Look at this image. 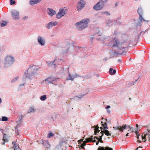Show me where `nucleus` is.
Listing matches in <instances>:
<instances>
[{"label": "nucleus", "instance_id": "c756f323", "mask_svg": "<svg viewBox=\"0 0 150 150\" xmlns=\"http://www.w3.org/2000/svg\"><path fill=\"white\" fill-rule=\"evenodd\" d=\"M8 120V118L5 116L1 118V120L3 121H6Z\"/></svg>", "mask_w": 150, "mask_h": 150}, {"label": "nucleus", "instance_id": "a878e982", "mask_svg": "<svg viewBox=\"0 0 150 150\" xmlns=\"http://www.w3.org/2000/svg\"><path fill=\"white\" fill-rule=\"evenodd\" d=\"M102 125L104 128V129H108V128L107 127V124L106 122H105L104 124H102Z\"/></svg>", "mask_w": 150, "mask_h": 150}, {"label": "nucleus", "instance_id": "ddd939ff", "mask_svg": "<svg viewBox=\"0 0 150 150\" xmlns=\"http://www.w3.org/2000/svg\"><path fill=\"white\" fill-rule=\"evenodd\" d=\"M47 13L51 16H52L56 13V11L51 8H48L47 10Z\"/></svg>", "mask_w": 150, "mask_h": 150}, {"label": "nucleus", "instance_id": "9b49d317", "mask_svg": "<svg viewBox=\"0 0 150 150\" xmlns=\"http://www.w3.org/2000/svg\"><path fill=\"white\" fill-rule=\"evenodd\" d=\"M135 134H136L137 136V142H139V143H141L142 141H141V139H142V137L140 136H144L143 134H142L141 135H140V134H138V130L137 129H135Z\"/></svg>", "mask_w": 150, "mask_h": 150}, {"label": "nucleus", "instance_id": "f704fd0d", "mask_svg": "<svg viewBox=\"0 0 150 150\" xmlns=\"http://www.w3.org/2000/svg\"><path fill=\"white\" fill-rule=\"evenodd\" d=\"M18 78V77H17L15 78L14 79H13L11 81V82L13 83L14 82L16 81L17 80Z\"/></svg>", "mask_w": 150, "mask_h": 150}, {"label": "nucleus", "instance_id": "f8f14e48", "mask_svg": "<svg viewBox=\"0 0 150 150\" xmlns=\"http://www.w3.org/2000/svg\"><path fill=\"white\" fill-rule=\"evenodd\" d=\"M58 23L57 21L51 22H50L47 25V28L48 29H50L51 28L57 25Z\"/></svg>", "mask_w": 150, "mask_h": 150}, {"label": "nucleus", "instance_id": "e433bc0d", "mask_svg": "<svg viewBox=\"0 0 150 150\" xmlns=\"http://www.w3.org/2000/svg\"><path fill=\"white\" fill-rule=\"evenodd\" d=\"M84 96V95H82L80 97H79V96H76V97L77 98H79V99H81V98L83 97V96Z\"/></svg>", "mask_w": 150, "mask_h": 150}, {"label": "nucleus", "instance_id": "c9c22d12", "mask_svg": "<svg viewBox=\"0 0 150 150\" xmlns=\"http://www.w3.org/2000/svg\"><path fill=\"white\" fill-rule=\"evenodd\" d=\"M104 134L102 133V135L101 136L99 137V138H98L97 137H95L96 139H102V137L103 136Z\"/></svg>", "mask_w": 150, "mask_h": 150}, {"label": "nucleus", "instance_id": "79ce46f5", "mask_svg": "<svg viewBox=\"0 0 150 150\" xmlns=\"http://www.w3.org/2000/svg\"><path fill=\"white\" fill-rule=\"evenodd\" d=\"M97 140H98V141H99V142H100L101 143H103V141L102 140V139H97Z\"/></svg>", "mask_w": 150, "mask_h": 150}, {"label": "nucleus", "instance_id": "c85d7f7f", "mask_svg": "<svg viewBox=\"0 0 150 150\" xmlns=\"http://www.w3.org/2000/svg\"><path fill=\"white\" fill-rule=\"evenodd\" d=\"M40 99L42 100H44L46 99V96L45 95H44L43 96H41Z\"/></svg>", "mask_w": 150, "mask_h": 150}, {"label": "nucleus", "instance_id": "2f4dec72", "mask_svg": "<svg viewBox=\"0 0 150 150\" xmlns=\"http://www.w3.org/2000/svg\"><path fill=\"white\" fill-rule=\"evenodd\" d=\"M86 143L87 142L85 141H84L83 142V143L82 144H81V148L83 149L84 148L83 146L86 145Z\"/></svg>", "mask_w": 150, "mask_h": 150}, {"label": "nucleus", "instance_id": "f257e3e1", "mask_svg": "<svg viewBox=\"0 0 150 150\" xmlns=\"http://www.w3.org/2000/svg\"><path fill=\"white\" fill-rule=\"evenodd\" d=\"M38 69V67L35 65L30 67L27 70V73H24L25 79L29 78L31 79L36 74Z\"/></svg>", "mask_w": 150, "mask_h": 150}, {"label": "nucleus", "instance_id": "b1692460", "mask_svg": "<svg viewBox=\"0 0 150 150\" xmlns=\"http://www.w3.org/2000/svg\"><path fill=\"white\" fill-rule=\"evenodd\" d=\"M93 136H92L91 137V138H88L86 139V142H92L93 141Z\"/></svg>", "mask_w": 150, "mask_h": 150}, {"label": "nucleus", "instance_id": "4c0bfd02", "mask_svg": "<svg viewBox=\"0 0 150 150\" xmlns=\"http://www.w3.org/2000/svg\"><path fill=\"white\" fill-rule=\"evenodd\" d=\"M113 70V69L112 68H110L109 69V72L111 75H112V71Z\"/></svg>", "mask_w": 150, "mask_h": 150}, {"label": "nucleus", "instance_id": "052dcab7", "mask_svg": "<svg viewBox=\"0 0 150 150\" xmlns=\"http://www.w3.org/2000/svg\"><path fill=\"white\" fill-rule=\"evenodd\" d=\"M108 147V148H109L112 149V150H113L112 149V148H110V147Z\"/></svg>", "mask_w": 150, "mask_h": 150}, {"label": "nucleus", "instance_id": "e2e57ef3", "mask_svg": "<svg viewBox=\"0 0 150 150\" xmlns=\"http://www.w3.org/2000/svg\"><path fill=\"white\" fill-rule=\"evenodd\" d=\"M47 143L48 144H49L48 142H47Z\"/></svg>", "mask_w": 150, "mask_h": 150}, {"label": "nucleus", "instance_id": "f03ea898", "mask_svg": "<svg viewBox=\"0 0 150 150\" xmlns=\"http://www.w3.org/2000/svg\"><path fill=\"white\" fill-rule=\"evenodd\" d=\"M89 21V20L88 19H83L80 22L76 23L75 26L76 28L79 30H82L88 27Z\"/></svg>", "mask_w": 150, "mask_h": 150}, {"label": "nucleus", "instance_id": "864d4df0", "mask_svg": "<svg viewBox=\"0 0 150 150\" xmlns=\"http://www.w3.org/2000/svg\"><path fill=\"white\" fill-rule=\"evenodd\" d=\"M104 1L105 3H106L107 1L108 0H104Z\"/></svg>", "mask_w": 150, "mask_h": 150}, {"label": "nucleus", "instance_id": "a18cd8bd", "mask_svg": "<svg viewBox=\"0 0 150 150\" xmlns=\"http://www.w3.org/2000/svg\"><path fill=\"white\" fill-rule=\"evenodd\" d=\"M110 108V106H109V105H108V106H107L106 107V109H108V108Z\"/></svg>", "mask_w": 150, "mask_h": 150}, {"label": "nucleus", "instance_id": "de8ad7c7", "mask_svg": "<svg viewBox=\"0 0 150 150\" xmlns=\"http://www.w3.org/2000/svg\"><path fill=\"white\" fill-rule=\"evenodd\" d=\"M118 54V53H117V52L116 51H115V52H114V55H115V54Z\"/></svg>", "mask_w": 150, "mask_h": 150}, {"label": "nucleus", "instance_id": "423d86ee", "mask_svg": "<svg viewBox=\"0 0 150 150\" xmlns=\"http://www.w3.org/2000/svg\"><path fill=\"white\" fill-rule=\"evenodd\" d=\"M6 64L11 65L12 64L14 61V58L11 56H8L6 58Z\"/></svg>", "mask_w": 150, "mask_h": 150}, {"label": "nucleus", "instance_id": "20e7f679", "mask_svg": "<svg viewBox=\"0 0 150 150\" xmlns=\"http://www.w3.org/2000/svg\"><path fill=\"white\" fill-rule=\"evenodd\" d=\"M67 9L65 7L61 8L59 10V12L57 14L56 16V18L59 19L62 17L64 16L67 13Z\"/></svg>", "mask_w": 150, "mask_h": 150}, {"label": "nucleus", "instance_id": "3c124183", "mask_svg": "<svg viewBox=\"0 0 150 150\" xmlns=\"http://www.w3.org/2000/svg\"><path fill=\"white\" fill-rule=\"evenodd\" d=\"M107 112H108V114H109L110 112V111L109 110H107Z\"/></svg>", "mask_w": 150, "mask_h": 150}, {"label": "nucleus", "instance_id": "37998d69", "mask_svg": "<svg viewBox=\"0 0 150 150\" xmlns=\"http://www.w3.org/2000/svg\"><path fill=\"white\" fill-rule=\"evenodd\" d=\"M95 137H94V140H93L92 142H94L96 141V140L95 139H96V138Z\"/></svg>", "mask_w": 150, "mask_h": 150}, {"label": "nucleus", "instance_id": "0e129e2a", "mask_svg": "<svg viewBox=\"0 0 150 150\" xmlns=\"http://www.w3.org/2000/svg\"><path fill=\"white\" fill-rule=\"evenodd\" d=\"M101 119H103V117H102Z\"/></svg>", "mask_w": 150, "mask_h": 150}, {"label": "nucleus", "instance_id": "5fc2aeb1", "mask_svg": "<svg viewBox=\"0 0 150 150\" xmlns=\"http://www.w3.org/2000/svg\"><path fill=\"white\" fill-rule=\"evenodd\" d=\"M2 102L1 100V98H0V103H1Z\"/></svg>", "mask_w": 150, "mask_h": 150}, {"label": "nucleus", "instance_id": "9d476101", "mask_svg": "<svg viewBox=\"0 0 150 150\" xmlns=\"http://www.w3.org/2000/svg\"><path fill=\"white\" fill-rule=\"evenodd\" d=\"M142 139V141L144 142H145L146 139H147L150 142V134L146 133L144 134V136H140Z\"/></svg>", "mask_w": 150, "mask_h": 150}, {"label": "nucleus", "instance_id": "8fccbe9b", "mask_svg": "<svg viewBox=\"0 0 150 150\" xmlns=\"http://www.w3.org/2000/svg\"><path fill=\"white\" fill-rule=\"evenodd\" d=\"M118 3L117 2H116L115 4V6H117L118 5Z\"/></svg>", "mask_w": 150, "mask_h": 150}, {"label": "nucleus", "instance_id": "4be33fe9", "mask_svg": "<svg viewBox=\"0 0 150 150\" xmlns=\"http://www.w3.org/2000/svg\"><path fill=\"white\" fill-rule=\"evenodd\" d=\"M101 133V132H100ZM101 133H104L105 135L108 136H111V134L109 133V131L106 129H105L104 131H101Z\"/></svg>", "mask_w": 150, "mask_h": 150}, {"label": "nucleus", "instance_id": "7ed1b4c3", "mask_svg": "<svg viewBox=\"0 0 150 150\" xmlns=\"http://www.w3.org/2000/svg\"><path fill=\"white\" fill-rule=\"evenodd\" d=\"M126 41V40H125L123 42H120L117 38H115L110 42V43L112 44V47H117L118 50H120L122 49H124L126 47H123L122 45L123 43Z\"/></svg>", "mask_w": 150, "mask_h": 150}, {"label": "nucleus", "instance_id": "4468645a", "mask_svg": "<svg viewBox=\"0 0 150 150\" xmlns=\"http://www.w3.org/2000/svg\"><path fill=\"white\" fill-rule=\"evenodd\" d=\"M38 42L42 45H44L45 43V40L41 37H38Z\"/></svg>", "mask_w": 150, "mask_h": 150}, {"label": "nucleus", "instance_id": "5701e85b", "mask_svg": "<svg viewBox=\"0 0 150 150\" xmlns=\"http://www.w3.org/2000/svg\"><path fill=\"white\" fill-rule=\"evenodd\" d=\"M99 128V127H98V125L95 126V129L94 133L96 135L97 134V133H98L100 131V130H98V129Z\"/></svg>", "mask_w": 150, "mask_h": 150}, {"label": "nucleus", "instance_id": "680f3d73", "mask_svg": "<svg viewBox=\"0 0 150 150\" xmlns=\"http://www.w3.org/2000/svg\"><path fill=\"white\" fill-rule=\"evenodd\" d=\"M101 123H102V124H103V122L102 121V122H101Z\"/></svg>", "mask_w": 150, "mask_h": 150}, {"label": "nucleus", "instance_id": "0eeeda50", "mask_svg": "<svg viewBox=\"0 0 150 150\" xmlns=\"http://www.w3.org/2000/svg\"><path fill=\"white\" fill-rule=\"evenodd\" d=\"M85 4V2L83 0H80L78 3L77 8L78 11L81 10L84 6Z\"/></svg>", "mask_w": 150, "mask_h": 150}, {"label": "nucleus", "instance_id": "603ef678", "mask_svg": "<svg viewBox=\"0 0 150 150\" xmlns=\"http://www.w3.org/2000/svg\"><path fill=\"white\" fill-rule=\"evenodd\" d=\"M98 143H99V141H98V142H96V145H97L98 144Z\"/></svg>", "mask_w": 150, "mask_h": 150}, {"label": "nucleus", "instance_id": "a19ab883", "mask_svg": "<svg viewBox=\"0 0 150 150\" xmlns=\"http://www.w3.org/2000/svg\"><path fill=\"white\" fill-rule=\"evenodd\" d=\"M83 141V139H81L78 141V142L79 144L81 143Z\"/></svg>", "mask_w": 150, "mask_h": 150}, {"label": "nucleus", "instance_id": "aec40b11", "mask_svg": "<svg viewBox=\"0 0 150 150\" xmlns=\"http://www.w3.org/2000/svg\"><path fill=\"white\" fill-rule=\"evenodd\" d=\"M12 144L13 146V147L14 148V150H21V149L19 148V146L17 147L16 145V142L13 141L12 142Z\"/></svg>", "mask_w": 150, "mask_h": 150}, {"label": "nucleus", "instance_id": "69168bd1", "mask_svg": "<svg viewBox=\"0 0 150 150\" xmlns=\"http://www.w3.org/2000/svg\"><path fill=\"white\" fill-rule=\"evenodd\" d=\"M0 130H1V129H0Z\"/></svg>", "mask_w": 150, "mask_h": 150}, {"label": "nucleus", "instance_id": "dca6fc26", "mask_svg": "<svg viewBox=\"0 0 150 150\" xmlns=\"http://www.w3.org/2000/svg\"><path fill=\"white\" fill-rule=\"evenodd\" d=\"M3 142L1 143V144L4 145L5 144V142H8L7 137L6 136V134H3Z\"/></svg>", "mask_w": 150, "mask_h": 150}, {"label": "nucleus", "instance_id": "09e8293b", "mask_svg": "<svg viewBox=\"0 0 150 150\" xmlns=\"http://www.w3.org/2000/svg\"><path fill=\"white\" fill-rule=\"evenodd\" d=\"M142 148V146H139V147H137L136 149L135 150H137L138 149V148Z\"/></svg>", "mask_w": 150, "mask_h": 150}, {"label": "nucleus", "instance_id": "6e6552de", "mask_svg": "<svg viewBox=\"0 0 150 150\" xmlns=\"http://www.w3.org/2000/svg\"><path fill=\"white\" fill-rule=\"evenodd\" d=\"M13 19L16 20L19 18V12L16 10H13L11 13Z\"/></svg>", "mask_w": 150, "mask_h": 150}, {"label": "nucleus", "instance_id": "6e6d98bb", "mask_svg": "<svg viewBox=\"0 0 150 150\" xmlns=\"http://www.w3.org/2000/svg\"><path fill=\"white\" fill-rule=\"evenodd\" d=\"M147 130H148V132L150 133V129H147Z\"/></svg>", "mask_w": 150, "mask_h": 150}, {"label": "nucleus", "instance_id": "f3484780", "mask_svg": "<svg viewBox=\"0 0 150 150\" xmlns=\"http://www.w3.org/2000/svg\"><path fill=\"white\" fill-rule=\"evenodd\" d=\"M41 1V0H30V4L31 5H33L39 3Z\"/></svg>", "mask_w": 150, "mask_h": 150}, {"label": "nucleus", "instance_id": "6ab92c4d", "mask_svg": "<svg viewBox=\"0 0 150 150\" xmlns=\"http://www.w3.org/2000/svg\"><path fill=\"white\" fill-rule=\"evenodd\" d=\"M98 150H112V149L108 148V146L105 148L102 146H99L98 148Z\"/></svg>", "mask_w": 150, "mask_h": 150}, {"label": "nucleus", "instance_id": "ea45409f", "mask_svg": "<svg viewBox=\"0 0 150 150\" xmlns=\"http://www.w3.org/2000/svg\"><path fill=\"white\" fill-rule=\"evenodd\" d=\"M116 71L115 70V69H114L113 70V72H112V75L115 74L116 73Z\"/></svg>", "mask_w": 150, "mask_h": 150}, {"label": "nucleus", "instance_id": "bb28decb", "mask_svg": "<svg viewBox=\"0 0 150 150\" xmlns=\"http://www.w3.org/2000/svg\"><path fill=\"white\" fill-rule=\"evenodd\" d=\"M54 135V134L51 132H50L47 135V137L48 138H50L51 137H53Z\"/></svg>", "mask_w": 150, "mask_h": 150}, {"label": "nucleus", "instance_id": "393cba45", "mask_svg": "<svg viewBox=\"0 0 150 150\" xmlns=\"http://www.w3.org/2000/svg\"><path fill=\"white\" fill-rule=\"evenodd\" d=\"M137 12L139 15H142L143 13V11L141 8H139L137 10Z\"/></svg>", "mask_w": 150, "mask_h": 150}, {"label": "nucleus", "instance_id": "58836bf2", "mask_svg": "<svg viewBox=\"0 0 150 150\" xmlns=\"http://www.w3.org/2000/svg\"><path fill=\"white\" fill-rule=\"evenodd\" d=\"M132 127L130 126H127V128L129 129L128 131H129V129H131Z\"/></svg>", "mask_w": 150, "mask_h": 150}, {"label": "nucleus", "instance_id": "7c9ffc66", "mask_svg": "<svg viewBox=\"0 0 150 150\" xmlns=\"http://www.w3.org/2000/svg\"><path fill=\"white\" fill-rule=\"evenodd\" d=\"M139 20L141 22H142L143 21H146L144 20L143 18L142 17V15H139Z\"/></svg>", "mask_w": 150, "mask_h": 150}, {"label": "nucleus", "instance_id": "4d7b16f0", "mask_svg": "<svg viewBox=\"0 0 150 150\" xmlns=\"http://www.w3.org/2000/svg\"><path fill=\"white\" fill-rule=\"evenodd\" d=\"M136 125V127H137V128H136V129H138L137 128V127H138V125L137 124Z\"/></svg>", "mask_w": 150, "mask_h": 150}, {"label": "nucleus", "instance_id": "bf43d9fd", "mask_svg": "<svg viewBox=\"0 0 150 150\" xmlns=\"http://www.w3.org/2000/svg\"><path fill=\"white\" fill-rule=\"evenodd\" d=\"M100 129H101V130H102V129H103V128L102 127H100Z\"/></svg>", "mask_w": 150, "mask_h": 150}, {"label": "nucleus", "instance_id": "412c9836", "mask_svg": "<svg viewBox=\"0 0 150 150\" xmlns=\"http://www.w3.org/2000/svg\"><path fill=\"white\" fill-rule=\"evenodd\" d=\"M35 109L33 107H30L28 110V113L34 112H35Z\"/></svg>", "mask_w": 150, "mask_h": 150}, {"label": "nucleus", "instance_id": "2eb2a0df", "mask_svg": "<svg viewBox=\"0 0 150 150\" xmlns=\"http://www.w3.org/2000/svg\"><path fill=\"white\" fill-rule=\"evenodd\" d=\"M58 79V78H54L52 77H50L47 79H46L45 81H47L49 83H52V82L54 81H57Z\"/></svg>", "mask_w": 150, "mask_h": 150}, {"label": "nucleus", "instance_id": "c03bdc74", "mask_svg": "<svg viewBox=\"0 0 150 150\" xmlns=\"http://www.w3.org/2000/svg\"><path fill=\"white\" fill-rule=\"evenodd\" d=\"M28 18V17L27 16H25V17H23V20H25L26 18Z\"/></svg>", "mask_w": 150, "mask_h": 150}, {"label": "nucleus", "instance_id": "39448f33", "mask_svg": "<svg viewBox=\"0 0 150 150\" xmlns=\"http://www.w3.org/2000/svg\"><path fill=\"white\" fill-rule=\"evenodd\" d=\"M105 2L103 0H100L93 6V9L96 10H101L104 6Z\"/></svg>", "mask_w": 150, "mask_h": 150}, {"label": "nucleus", "instance_id": "cd10ccee", "mask_svg": "<svg viewBox=\"0 0 150 150\" xmlns=\"http://www.w3.org/2000/svg\"><path fill=\"white\" fill-rule=\"evenodd\" d=\"M7 24V23L5 21H3V22L1 23V27H3L6 26Z\"/></svg>", "mask_w": 150, "mask_h": 150}, {"label": "nucleus", "instance_id": "13d9d810", "mask_svg": "<svg viewBox=\"0 0 150 150\" xmlns=\"http://www.w3.org/2000/svg\"><path fill=\"white\" fill-rule=\"evenodd\" d=\"M129 133H127L126 134V136H128V134Z\"/></svg>", "mask_w": 150, "mask_h": 150}, {"label": "nucleus", "instance_id": "a211bd4d", "mask_svg": "<svg viewBox=\"0 0 150 150\" xmlns=\"http://www.w3.org/2000/svg\"><path fill=\"white\" fill-rule=\"evenodd\" d=\"M69 77L67 79V80H71L72 81H74V78H76V77L79 76L78 75H77V74H76L75 76H73V77H72L71 76V75L69 73Z\"/></svg>", "mask_w": 150, "mask_h": 150}, {"label": "nucleus", "instance_id": "49530a36", "mask_svg": "<svg viewBox=\"0 0 150 150\" xmlns=\"http://www.w3.org/2000/svg\"><path fill=\"white\" fill-rule=\"evenodd\" d=\"M129 130H130L131 132H134V131L132 129V127L131 129H129Z\"/></svg>", "mask_w": 150, "mask_h": 150}, {"label": "nucleus", "instance_id": "72a5a7b5", "mask_svg": "<svg viewBox=\"0 0 150 150\" xmlns=\"http://www.w3.org/2000/svg\"><path fill=\"white\" fill-rule=\"evenodd\" d=\"M10 4L11 5L15 4L16 3L15 1H13V0H10Z\"/></svg>", "mask_w": 150, "mask_h": 150}, {"label": "nucleus", "instance_id": "1a4fd4ad", "mask_svg": "<svg viewBox=\"0 0 150 150\" xmlns=\"http://www.w3.org/2000/svg\"><path fill=\"white\" fill-rule=\"evenodd\" d=\"M127 127L126 125H124L122 127L118 126L117 127H113V128L115 130H119V131L121 132H123V129H125Z\"/></svg>", "mask_w": 150, "mask_h": 150}, {"label": "nucleus", "instance_id": "473e14b6", "mask_svg": "<svg viewBox=\"0 0 150 150\" xmlns=\"http://www.w3.org/2000/svg\"><path fill=\"white\" fill-rule=\"evenodd\" d=\"M102 14H106L108 16L110 15V14L108 11H104L102 12Z\"/></svg>", "mask_w": 150, "mask_h": 150}]
</instances>
